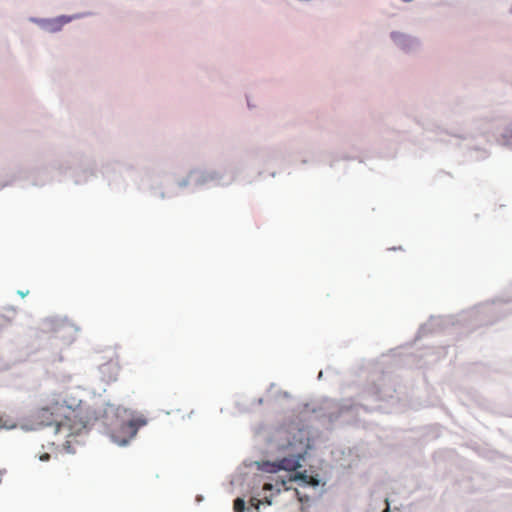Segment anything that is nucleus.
<instances>
[{"label":"nucleus","instance_id":"nucleus-1","mask_svg":"<svg viewBox=\"0 0 512 512\" xmlns=\"http://www.w3.org/2000/svg\"><path fill=\"white\" fill-rule=\"evenodd\" d=\"M32 421L39 426H68L75 432L93 425L98 419L94 410L81 400L68 401L59 395L47 396L31 414Z\"/></svg>","mask_w":512,"mask_h":512},{"label":"nucleus","instance_id":"nucleus-2","mask_svg":"<svg viewBox=\"0 0 512 512\" xmlns=\"http://www.w3.org/2000/svg\"><path fill=\"white\" fill-rule=\"evenodd\" d=\"M304 459L302 454L290 455L288 457H284L278 461H261L255 462L256 467L259 471L266 473H277L281 470L288 472H295L292 476L289 477L288 480L294 481H305V480H317L312 476H308L306 471L297 472V470L301 467V461Z\"/></svg>","mask_w":512,"mask_h":512},{"label":"nucleus","instance_id":"nucleus-3","mask_svg":"<svg viewBox=\"0 0 512 512\" xmlns=\"http://www.w3.org/2000/svg\"><path fill=\"white\" fill-rule=\"evenodd\" d=\"M146 424L147 419L144 415L130 413L127 418L112 427L110 437L116 444L125 446L136 436L138 430Z\"/></svg>","mask_w":512,"mask_h":512},{"label":"nucleus","instance_id":"nucleus-4","mask_svg":"<svg viewBox=\"0 0 512 512\" xmlns=\"http://www.w3.org/2000/svg\"><path fill=\"white\" fill-rule=\"evenodd\" d=\"M288 482H275V484H272L270 482H265L262 490H263V496L262 498L258 497H251L246 503L242 498H237L234 501L233 510L234 512H260L259 506L260 504H272V497L273 493H271L269 496L267 495V492L276 491V493H280L282 488L285 491H288L291 489V486H286Z\"/></svg>","mask_w":512,"mask_h":512},{"label":"nucleus","instance_id":"nucleus-5","mask_svg":"<svg viewBox=\"0 0 512 512\" xmlns=\"http://www.w3.org/2000/svg\"><path fill=\"white\" fill-rule=\"evenodd\" d=\"M120 365L118 361L111 360L108 363L101 365L100 373L103 381L110 383L117 380L119 375Z\"/></svg>","mask_w":512,"mask_h":512},{"label":"nucleus","instance_id":"nucleus-6","mask_svg":"<svg viewBox=\"0 0 512 512\" xmlns=\"http://www.w3.org/2000/svg\"><path fill=\"white\" fill-rule=\"evenodd\" d=\"M66 326L63 320L56 318H46L41 323V331L43 333H57Z\"/></svg>","mask_w":512,"mask_h":512},{"label":"nucleus","instance_id":"nucleus-7","mask_svg":"<svg viewBox=\"0 0 512 512\" xmlns=\"http://www.w3.org/2000/svg\"><path fill=\"white\" fill-rule=\"evenodd\" d=\"M72 19H73V17H69V16H64V15L59 16L57 18L47 20L45 22V28L49 32H57V31H60L62 29V27L65 24L69 23Z\"/></svg>","mask_w":512,"mask_h":512},{"label":"nucleus","instance_id":"nucleus-8","mask_svg":"<svg viewBox=\"0 0 512 512\" xmlns=\"http://www.w3.org/2000/svg\"><path fill=\"white\" fill-rule=\"evenodd\" d=\"M294 494L297 495L300 502H307L309 497L307 495H301L298 488L294 489Z\"/></svg>","mask_w":512,"mask_h":512},{"label":"nucleus","instance_id":"nucleus-9","mask_svg":"<svg viewBox=\"0 0 512 512\" xmlns=\"http://www.w3.org/2000/svg\"><path fill=\"white\" fill-rule=\"evenodd\" d=\"M300 483V486L305 488V487H312V488H315L317 487L321 482H316V481H313V482H299Z\"/></svg>","mask_w":512,"mask_h":512},{"label":"nucleus","instance_id":"nucleus-10","mask_svg":"<svg viewBox=\"0 0 512 512\" xmlns=\"http://www.w3.org/2000/svg\"><path fill=\"white\" fill-rule=\"evenodd\" d=\"M15 424H8L7 422H2V418L0 417V428H14Z\"/></svg>","mask_w":512,"mask_h":512},{"label":"nucleus","instance_id":"nucleus-11","mask_svg":"<svg viewBox=\"0 0 512 512\" xmlns=\"http://www.w3.org/2000/svg\"><path fill=\"white\" fill-rule=\"evenodd\" d=\"M50 459V454L48 453H43L39 456V460L41 461H48Z\"/></svg>","mask_w":512,"mask_h":512}]
</instances>
